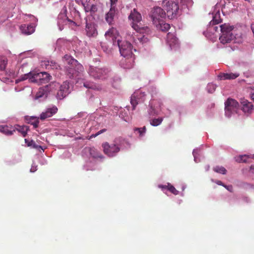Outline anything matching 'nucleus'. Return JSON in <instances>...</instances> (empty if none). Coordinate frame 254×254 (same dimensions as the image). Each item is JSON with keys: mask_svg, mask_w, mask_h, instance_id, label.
Segmentation results:
<instances>
[{"mask_svg": "<svg viewBox=\"0 0 254 254\" xmlns=\"http://www.w3.org/2000/svg\"><path fill=\"white\" fill-rule=\"evenodd\" d=\"M128 18L132 20V27L136 31V33H139V34L136 35L133 33L130 35L128 34L127 39L130 42H134L137 45H139V44L143 45L147 43L148 41V39L145 37V35H142L141 34L148 32L149 29L147 26L144 27L141 25L140 23L141 20V14L135 9H134L130 13Z\"/></svg>", "mask_w": 254, "mask_h": 254, "instance_id": "f257e3e1", "label": "nucleus"}, {"mask_svg": "<svg viewBox=\"0 0 254 254\" xmlns=\"http://www.w3.org/2000/svg\"><path fill=\"white\" fill-rule=\"evenodd\" d=\"M105 36L107 39H112L113 45L119 47L120 52L123 57L133 55L131 44L127 41H122L119 33L116 28L112 27L109 29L105 33Z\"/></svg>", "mask_w": 254, "mask_h": 254, "instance_id": "f03ea898", "label": "nucleus"}, {"mask_svg": "<svg viewBox=\"0 0 254 254\" xmlns=\"http://www.w3.org/2000/svg\"><path fill=\"white\" fill-rule=\"evenodd\" d=\"M121 137L116 138L113 143L110 144L105 142L102 143L104 153L109 157H114L120 151L121 141L122 140Z\"/></svg>", "mask_w": 254, "mask_h": 254, "instance_id": "7ed1b4c3", "label": "nucleus"}, {"mask_svg": "<svg viewBox=\"0 0 254 254\" xmlns=\"http://www.w3.org/2000/svg\"><path fill=\"white\" fill-rule=\"evenodd\" d=\"M163 6L166 10V14L169 19L174 18L179 10L178 2L175 0H164Z\"/></svg>", "mask_w": 254, "mask_h": 254, "instance_id": "20e7f679", "label": "nucleus"}, {"mask_svg": "<svg viewBox=\"0 0 254 254\" xmlns=\"http://www.w3.org/2000/svg\"><path fill=\"white\" fill-rule=\"evenodd\" d=\"M220 27L222 35L220 37L219 40L222 44L228 43L234 40L233 33L231 32V31H233V27L225 23L221 25Z\"/></svg>", "mask_w": 254, "mask_h": 254, "instance_id": "39448f33", "label": "nucleus"}, {"mask_svg": "<svg viewBox=\"0 0 254 254\" xmlns=\"http://www.w3.org/2000/svg\"><path fill=\"white\" fill-rule=\"evenodd\" d=\"M89 75L94 79H105L108 77V70L105 68L90 66L88 70Z\"/></svg>", "mask_w": 254, "mask_h": 254, "instance_id": "423d86ee", "label": "nucleus"}, {"mask_svg": "<svg viewBox=\"0 0 254 254\" xmlns=\"http://www.w3.org/2000/svg\"><path fill=\"white\" fill-rule=\"evenodd\" d=\"M166 15L164 10L160 7H155L151 11L150 16L154 24L157 25L165 17Z\"/></svg>", "mask_w": 254, "mask_h": 254, "instance_id": "0eeeda50", "label": "nucleus"}, {"mask_svg": "<svg viewBox=\"0 0 254 254\" xmlns=\"http://www.w3.org/2000/svg\"><path fill=\"white\" fill-rule=\"evenodd\" d=\"M225 110L226 115L229 117L231 115L235 112H237L239 109L238 102L232 98H228L225 103Z\"/></svg>", "mask_w": 254, "mask_h": 254, "instance_id": "6e6552de", "label": "nucleus"}, {"mask_svg": "<svg viewBox=\"0 0 254 254\" xmlns=\"http://www.w3.org/2000/svg\"><path fill=\"white\" fill-rule=\"evenodd\" d=\"M145 95L144 92H142L140 91L134 92L130 97V103L132 110H135L136 106L139 103L144 101Z\"/></svg>", "mask_w": 254, "mask_h": 254, "instance_id": "1a4fd4ad", "label": "nucleus"}, {"mask_svg": "<svg viewBox=\"0 0 254 254\" xmlns=\"http://www.w3.org/2000/svg\"><path fill=\"white\" fill-rule=\"evenodd\" d=\"M63 60L64 62L65 66H75L80 71L84 70L83 66L71 56L65 55L63 58Z\"/></svg>", "mask_w": 254, "mask_h": 254, "instance_id": "9d476101", "label": "nucleus"}, {"mask_svg": "<svg viewBox=\"0 0 254 254\" xmlns=\"http://www.w3.org/2000/svg\"><path fill=\"white\" fill-rule=\"evenodd\" d=\"M69 92V83L67 81H64L57 92V98L62 99L66 97Z\"/></svg>", "mask_w": 254, "mask_h": 254, "instance_id": "9b49d317", "label": "nucleus"}, {"mask_svg": "<svg viewBox=\"0 0 254 254\" xmlns=\"http://www.w3.org/2000/svg\"><path fill=\"white\" fill-rule=\"evenodd\" d=\"M64 71L66 75L70 78L76 77L83 71L78 70L75 66H65Z\"/></svg>", "mask_w": 254, "mask_h": 254, "instance_id": "f8f14e48", "label": "nucleus"}, {"mask_svg": "<svg viewBox=\"0 0 254 254\" xmlns=\"http://www.w3.org/2000/svg\"><path fill=\"white\" fill-rule=\"evenodd\" d=\"M58 111V108L56 106H53L52 108H48L45 112H42L40 116L41 120H44L47 118L51 117L55 115Z\"/></svg>", "mask_w": 254, "mask_h": 254, "instance_id": "ddd939ff", "label": "nucleus"}, {"mask_svg": "<svg viewBox=\"0 0 254 254\" xmlns=\"http://www.w3.org/2000/svg\"><path fill=\"white\" fill-rule=\"evenodd\" d=\"M134 59L133 55L128 57H123L121 63L125 68H130L132 67L133 65Z\"/></svg>", "mask_w": 254, "mask_h": 254, "instance_id": "4468645a", "label": "nucleus"}, {"mask_svg": "<svg viewBox=\"0 0 254 254\" xmlns=\"http://www.w3.org/2000/svg\"><path fill=\"white\" fill-rule=\"evenodd\" d=\"M242 105V110L246 113L250 114L253 110L254 106L253 104L246 99H243L241 101Z\"/></svg>", "mask_w": 254, "mask_h": 254, "instance_id": "2eb2a0df", "label": "nucleus"}, {"mask_svg": "<svg viewBox=\"0 0 254 254\" xmlns=\"http://www.w3.org/2000/svg\"><path fill=\"white\" fill-rule=\"evenodd\" d=\"M49 90V86L48 85L40 88L35 95V99H39L42 97H47Z\"/></svg>", "mask_w": 254, "mask_h": 254, "instance_id": "dca6fc26", "label": "nucleus"}, {"mask_svg": "<svg viewBox=\"0 0 254 254\" xmlns=\"http://www.w3.org/2000/svg\"><path fill=\"white\" fill-rule=\"evenodd\" d=\"M86 31L89 37L95 36L97 34L95 25L92 23H86Z\"/></svg>", "mask_w": 254, "mask_h": 254, "instance_id": "f3484780", "label": "nucleus"}, {"mask_svg": "<svg viewBox=\"0 0 254 254\" xmlns=\"http://www.w3.org/2000/svg\"><path fill=\"white\" fill-rule=\"evenodd\" d=\"M20 29L22 33L26 35H30L35 31V28L31 25H21Z\"/></svg>", "mask_w": 254, "mask_h": 254, "instance_id": "a211bd4d", "label": "nucleus"}, {"mask_svg": "<svg viewBox=\"0 0 254 254\" xmlns=\"http://www.w3.org/2000/svg\"><path fill=\"white\" fill-rule=\"evenodd\" d=\"M0 132L6 135H11L15 132V128L11 126L1 125L0 126Z\"/></svg>", "mask_w": 254, "mask_h": 254, "instance_id": "6ab92c4d", "label": "nucleus"}, {"mask_svg": "<svg viewBox=\"0 0 254 254\" xmlns=\"http://www.w3.org/2000/svg\"><path fill=\"white\" fill-rule=\"evenodd\" d=\"M239 76L238 73H222L219 75L221 80L234 79Z\"/></svg>", "mask_w": 254, "mask_h": 254, "instance_id": "aec40b11", "label": "nucleus"}, {"mask_svg": "<svg viewBox=\"0 0 254 254\" xmlns=\"http://www.w3.org/2000/svg\"><path fill=\"white\" fill-rule=\"evenodd\" d=\"M116 8L115 6H111L109 11L106 14V20L109 24H111L116 14Z\"/></svg>", "mask_w": 254, "mask_h": 254, "instance_id": "412c9836", "label": "nucleus"}, {"mask_svg": "<svg viewBox=\"0 0 254 254\" xmlns=\"http://www.w3.org/2000/svg\"><path fill=\"white\" fill-rule=\"evenodd\" d=\"M233 27V35L234 36V40H235V42H241L243 39V34L240 30L235 28L233 26H231Z\"/></svg>", "mask_w": 254, "mask_h": 254, "instance_id": "4be33fe9", "label": "nucleus"}, {"mask_svg": "<svg viewBox=\"0 0 254 254\" xmlns=\"http://www.w3.org/2000/svg\"><path fill=\"white\" fill-rule=\"evenodd\" d=\"M167 40L171 47L177 45L178 43V39L171 33L167 34Z\"/></svg>", "mask_w": 254, "mask_h": 254, "instance_id": "5701e85b", "label": "nucleus"}, {"mask_svg": "<svg viewBox=\"0 0 254 254\" xmlns=\"http://www.w3.org/2000/svg\"><path fill=\"white\" fill-rule=\"evenodd\" d=\"M15 128V131L17 130L20 132L22 136L25 137L27 134V131L28 130V127L26 126H20L19 125H15L13 127Z\"/></svg>", "mask_w": 254, "mask_h": 254, "instance_id": "b1692460", "label": "nucleus"}, {"mask_svg": "<svg viewBox=\"0 0 254 254\" xmlns=\"http://www.w3.org/2000/svg\"><path fill=\"white\" fill-rule=\"evenodd\" d=\"M83 85L85 87L88 89H91L96 90H100L102 89V87L100 85H96L93 82H84L83 83Z\"/></svg>", "mask_w": 254, "mask_h": 254, "instance_id": "393cba45", "label": "nucleus"}, {"mask_svg": "<svg viewBox=\"0 0 254 254\" xmlns=\"http://www.w3.org/2000/svg\"><path fill=\"white\" fill-rule=\"evenodd\" d=\"M155 25L158 28L164 32L168 31L170 28V24L165 23L163 20L161 22L158 23V24Z\"/></svg>", "mask_w": 254, "mask_h": 254, "instance_id": "a878e982", "label": "nucleus"}, {"mask_svg": "<svg viewBox=\"0 0 254 254\" xmlns=\"http://www.w3.org/2000/svg\"><path fill=\"white\" fill-rule=\"evenodd\" d=\"M87 150L90 155L93 158L100 157V153L94 147H89Z\"/></svg>", "mask_w": 254, "mask_h": 254, "instance_id": "bb28decb", "label": "nucleus"}, {"mask_svg": "<svg viewBox=\"0 0 254 254\" xmlns=\"http://www.w3.org/2000/svg\"><path fill=\"white\" fill-rule=\"evenodd\" d=\"M38 76L40 77L39 79L42 80L44 82H47L49 81L51 78L50 74L46 72H41L38 74Z\"/></svg>", "mask_w": 254, "mask_h": 254, "instance_id": "cd10ccee", "label": "nucleus"}, {"mask_svg": "<svg viewBox=\"0 0 254 254\" xmlns=\"http://www.w3.org/2000/svg\"><path fill=\"white\" fill-rule=\"evenodd\" d=\"M7 64V60L5 57H0V70H4Z\"/></svg>", "mask_w": 254, "mask_h": 254, "instance_id": "c85d7f7f", "label": "nucleus"}, {"mask_svg": "<svg viewBox=\"0 0 254 254\" xmlns=\"http://www.w3.org/2000/svg\"><path fill=\"white\" fill-rule=\"evenodd\" d=\"M222 19L220 18V13H216L215 16L213 17L212 20L210 22V24L212 25L217 24L221 23Z\"/></svg>", "mask_w": 254, "mask_h": 254, "instance_id": "c756f323", "label": "nucleus"}, {"mask_svg": "<svg viewBox=\"0 0 254 254\" xmlns=\"http://www.w3.org/2000/svg\"><path fill=\"white\" fill-rule=\"evenodd\" d=\"M213 169L215 172L222 174H225L227 172L226 169L222 166H216Z\"/></svg>", "mask_w": 254, "mask_h": 254, "instance_id": "7c9ffc66", "label": "nucleus"}, {"mask_svg": "<svg viewBox=\"0 0 254 254\" xmlns=\"http://www.w3.org/2000/svg\"><path fill=\"white\" fill-rule=\"evenodd\" d=\"M163 120V118L154 119L150 121V124L153 126H157L160 125Z\"/></svg>", "mask_w": 254, "mask_h": 254, "instance_id": "2f4dec72", "label": "nucleus"}, {"mask_svg": "<svg viewBox=\"0 0 254 254\" xmlns=\"http://www.w3.org/2000/svg\"><path fill=\"white\" fill-rule=\"evenodd\" d=\"M236 158V161L238 163H246L247 162V160L248 158V157L246 155H239L237 156Z\"/></svg>", "mask_w": 254, "mask_h": 254, "instance_id": "473e14b6", "label": "nucleus"}, {"mask_svg": "<svg viewBox=\"0 0 254 254\" xmlns=\"http://www.w3.org/2000/svg\"><path fill=\"white\" fill-rule=\"evenodd\" d=\"M134 132L137 131L139 134V136L141 137L144 134L146 131V127H143L140 128L135 127L134 128Z\"/></svg>", "mask_w": 254, "mask_h": 254, "instance_id": "72a5a7b5", "label": "nucleus"}, {"mask_svg": "<svg viewBox=\"0 0 254 254\" xmlns=\"http://www.w3.org/2000/svg\"><path fill=\"white\" fill-rule=\"evenodd\" d=\"M216 85L213 83H209L207 86V90L208 93H212L214 92L216 89Z\"/></svg>", "mask_w": 254, "mask_h": 254, "instance_id": "f704fd0d", "label": "nucleus"}, {"mask_svg": "<svg viewBox=\"0 0 254 254\" xmlns=\"http://www.w3.org/2000/svg\"><path fill=\"white\" fill-rule=\"evenodd\" d=\"M33 76L31 72H29L27 74H25L24 76H21L20 77V81H23L29 78V79L31 80V82H33L34 80L33 79Z\"/></svg>", "mask_w": 254, "mask_h": 254, "instance_id": "c9c22d12", "label": "nucleus"}, {"mask_svg": "<svg viewBox=\"0 0 254 254\" xmlns=\"http://www.w3.org/2000/svg\"><path fill=\"white\" fill-rule=\"evenodd\" d=\"M149 107L150 108L148 110V114L150 117L158 115V112L156 111L152 105H150V103L149 104Z\"/></svg>", "mask_w": 254, "mask_h": 254, "instance_id": "e433bc0d", "label": "nucleus"}, {"mask_svg": "<svg viewBox=\"0 0 254 254\" xmlns=\"http://www.w3.org/2000/svg\"><path fill=\"white\" fill-rule=\"evenodd\" d=\"M169 188H168V190L170 191L171 193L175 195H177L179 194V191L177 190L175 188L172 186L171 184L169 185Z\"/></svg>", "mask_w": 254, "mask_h": 254, "instance_id": "4c0bfd02", "label": "nucleus"}, {"mask_svg": "<svg viewBox=\"0 0 254 254\" xmlns=\"http://www.w3.org/2000/svg\"><path fill=\"white\" fill-rule=\"evenodd\" d=\"M25 142H27V145L28 146H32L35 148H37L38 147V145H36L35 141L33 140H31L30 141H28L27 139H25Z\"/></svg>", "mask_w": 254, "mask_h": 254, "instance_id": "58836bf2", "label": "nucleus"}, {"mask_svg": "<svg viewBox=\"0 0 254 254\" xmlns=\"http://www.w3.org/2000/svg\"><path fill=\"white\" fill-rule=\"evenodd\" d=\"M86 8L88 9L89 11L92 12H95L97 10V7L96 5L92 4L90 7L87 6Z\"/></svg>", "mask_w": 254, "mask_h": 254, "instance_id": "ea45409f", "label": "nucleus"}, {"mask_svg": "<svg viewBox=\"0 0 254 254\" xmlns=\"http://www.w3.org/2000/svg\"><path fill=\"white\" fill-rule=\"evenodd\" d=\"M35 121L33 122H31V125H32L35 128H37L38 127L39 121L38 119L35 118H33L32 119Z\"/></svg>", "mask_w": 254, "mask_h": 254, "instance_id": "a19ab883", "label": "nucleus"}, {"mask_svg": "<svg viewBox=\"0 0 254 254\" xmlns=\"http://www.w3.org/2000/svg\"><path fill=\"white\" fill-rule=\"evenodd\" d=\"M169 185H170V183H168L166 185H158V187L162 189V190H164V189H167L168 190V188H169Z\"/></svg>", "mask_w": 254, "mask_h": 254, "instance_id": "79ce46f5", "label": "nucleus"}, {"mask_svg": "<svg viewBox=\"0 0 254 254\" xmlns=\"http://www.w3.org/2000/svg\"><path fill=\"white\" fill-rule=\"evenodd\" d=\"M224 187L225 188L229 191H230L231 192L233 191V187H232V186H231V185H230V186H226V185H225L224 186Z\"/></svg>", "mask_w": 254, "mask_h": 254, "instance_id": "37998d69", "label": "nucleus"}, {"mask_svg": "<svg viewBox=\"0 0 254 254\" xmlns=\"http://www.w3.org/2000/svg\"><path fill=\"white\" fill-rule=\"evenodd\" d=\"M106 131H107V129H106V128H103V129H101V130H99V131H98V132L96 133V135H99L101 134V133H104V132H106Z\"/></svg>", "mask_w": 254, "mask_h": 254, "instance_id": "c03bdc74", "label": "nucleus"}, {"mask_svg": "<svg viewBox=\"0 0 254 254\" xmlns=\"http://www.w3.org/2000/svg\"><path fill=\"white\" fill-rule=\"evenodd\" d=\"M216 184L222 186L223 187L225 185L221 181H217Z\"/></svg>", "mask_w": 254, "mask_h": 254, "instance_id": "a18cd8bd", "label": "nucleus"}, {"mask_svg": "<svg viewBox=\"0 0 254 254\" xmlns=\"http://www.w3.org/2000/svg\"><path fill=\"white\" fill-rule=\"evenodd\" d=\"M111 1V6H114V5L115 4L116 2L117 1V0H110Z\"/></svg>", "mask_w": 254, "mask_h": 254, "instance_id": "49530a36", "label": "nucleus"}, {"mask_svg": "<svg viewBox=\"0 0 254 254\" xmlns=\"http://www.w3.org/2000/svg\"><path fill=\"white\" fill-rule=\"evenodd\" d=\"M251 98H252V100L254 101V92L251 94Z\"/></svg>", "mask_w": 254, "mask_h": 254, "instance_id": "de8ad7c7", "label": "nucleus"}, {"mask_svg": "<svg viewBox=\"0 0 254 254\" xmlns=\"http://www.w3.org/2000/svg\"><path fill=\"white\" fill-rule=\"evenodd\" d=\"M98 135H96V133L95 134H92L91 136H90V138H92V137H95L96 136H97Z\"/></svg>", "mask_w": 254, "mask_h": 254, "instance_id": "09e8293b", "label": "nucleus"}, {"mask_svg": "<svg viewBox=\"0 0 254 254\" xmlns=\"http://www.w3.org/2000/svg\"><path fill=\"white\" fill-rule=\"evenodd\" d=\"M250 169H251V170H254V165H252L250 167Z\"/></svg>", "mask_w": 254, "mask_h": 254, "instance_id": "8fccbe9b", "label": "nucleus"}, {"mask_svg": "<svg viewBox=\"0 0 254 254\" xmlns=\"http://www.w3.org/2000/svg\"><path fill=\"white\" fill-rule=\"evenodd\" d=\"M213 29L216 31L217 30L218 27L217 26H214Z\"/></svg>", "mask_w": 254, "mask_h": 254, "instance_id": "3c124183", "label": "nucleus"}]
</instances>
